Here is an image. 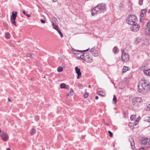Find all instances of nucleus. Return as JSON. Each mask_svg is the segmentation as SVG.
I'll list each match as a JSON object with an SVG mask.
<instances>
[{
	"label": "nucleus",
	"instance_id": "nucleus-1",
	"mask_svg": "<svg viewBox=\"0 0 150 150\" xmlns=\"http://www.w3.org/2000/svg\"><path fill=\"white\" fill-rule=\"evenodd\" d=\"M137 87L139 92L147 93L150 90V83L142 80L138 83Z\"/></svg>",
	"mask_w": 150,
	"mask_h": 150
},
{
	"label": "nucleus",
	"instance_id": "nucleus-2",
	"mask_svg": "<svg viewBox=\"0 0 150 150\" xmlns=\"http://www.w3.org/2000/svg\"><path fill=\"white\" fill-rule=\"evenodd\" d=\"M106 9L105 4H99L97 6L92 9L91 14L92 16H94L96 13H100L103 12Z\"/></svg>",
	"mask_w": 150,
	"mask_h": 150
},
{
	"label": "nucleus",
	"instance_id": "nucleus-3",
	"mask_svg": "<svg viewBox=\"0 0 150 150\" xmlns=\"http://www.w3.org/2000/svg\"><path fill=\"white\" fill-rule=\"evenodd\" d=\"M137 21V17L134 14L129 15L126 19L127 23L131 25L135 23Z\"/></svg>",
	"mask_w": 150,
	"mask_h": 150
},
{
	"label": "nucleus",
	"instance_id": "nucleus-4",
	"mask_svg": "<svg viewBox=\"0 0 150 150\" xmlns=\"http://www.w3.org/2000/svg\"><path fill=\"white\" fill-rule=\"evenodd\" d=\"M129 56L127 53H126L124 50L122 52V59L123 62H126L129 60Z\"/></svg>",
	"mask_w": 150,
	"mask_h": 150
},
{
	"label": "nucleus",
	"instance_id": "nucleus-5",
	"mask_svg": "<svg viewBox=\"0 0 150 150\" xmlns=\"http://www.w3.org/2000/svg\"><path fill=\"white\" fill-rule=\"evenodd\" d=\"M142 99L141 98L137 97L133 99L132 103L133 105H137L139 103L142 102Z\"/></svg>",
	"mask_w": 150,
	"mask_h": 150
},
{
	"label": "nucleus",
	"instance_id": "nucleus-6",
	"mask_svg": "<svg viewBox=\"0 0 150 150\" xmlns=\"http://www.w3.org/2000/svg\"><path fill=\"white\" fill-rule=\"evenodd\" d=\"M130 27V29L134 32H137L138 30L140 28V25L139 24L134 23Z\"/></svg>",
	"mask_w": 150,
	"mask_h": 150
},
{
	"label": "nucleus",
	"instance_id": "nucleus-7",
	"mask_svg": "<svg viewBox=\"0 0 150 150\" xmlns=\"http://www.w3.org/2000/svg\"><path fill=\"white\" fill-rule=\"evenodd\" d=\"M147 28L145 29V34L148 36H150V21L147 23Z\"/></svg>",
	"mask_w": 150,
	"mask_h": 150
},
{
	"label": "nucleus",
	"instance_id": "nucleus-8",
	"mask_svg": "<svg viewBox=\"0 0 150 150\" xmlns=\"http://www.w3.org/2000/svg\"><path fill=\"white\" fill-rule=\"evenodd\" d=\"M1 136L2 140L4 141H6L8 139V135L4 132H2L1 134Z\"/></svg>",
	"mask_w": 150,
	"mask_h": 150
},
{
	"label": "nucleus",
	"instance_id": "nucleus-9",
	"mask_svg": "<svg viewBox=\"0 0 150 150\" xmlns=\"http://www.w3.org/2000/svg\"><path fill=\"white\" fill-rule=\"evenodd\" d=\"M75 70L76 73L78 75L77 78L79 79L81 76V73L80 69L79 68L77 67H75Z\"/></svg>",
	"mask_w": 150,
	"mask_h": 150
},
{
	"label": "nucleus",
	"instance_id": "nucleus-10",
	"mask_svg": "<svg viewBox=\"0 0 150 150\" xmlns=\"http://www.w3.org/2000/svg\"><path fill=\"white\" fill-rule=\"evenodd\" d=\"M147 12L146 9L145 8L142 10L141 11L140 14V20H142L143 19V17L144 16V14L146 13Z\"/></svg>",
	"mask_w": 150,
	"mask_h": 150
},
{
	"label": "nucleus",
	"instance_id": "nucleus-11",
	"mask_svg": "<svg viewBox=\"0 0 150 150\" xmlns=\"http://www.w3.org/2000/svg\"><path fill=\"white\" fill-rule=\"evenodd\" d=\"M85 60L88 62H89L92 61V57H90L89 55H86L85 56Z\"/></svg>",
	"mask_w": 150,
	"mask_h": 150
},
{
	"label": "nucleus",
	"instance_id": "nucleus-12",
	"mask_svg": "<svg viewBox=\"0 0 150 150\" xmlns=\"http://www.w3.org/2000/svg\"><path fill=\"white\" fill-rule=\"evenodd\" d=\"M129 141L130 143L132 149H134V148L135 147L134 146V141L133 139L132 138H131L129 139Z\"/></svg>",
	"mask_w": 150,
	"mask_h": 150
},
{
	"label": "nucleus",
	"instance_id": "nucleus-13",
	"mask_svg": "<svg viewBox=\"0 0 150 150\" xmlns=\"http://www.w3.org/2000/svg\"><path fill=\"white\" fill-rule=\"evenodd\" d=\"M125 86V84L124 82H120L119 83V87L120 89L123 88Z\"/></svg>",
	"mask_w": 150,
	"mask_h": 150
},
{
	"label": "nucleus",
	"instance_id": "nucleus-14",
	"mask_svg": "<svg viewBox=\"0 0 150 150\" xmlns=\"http://www.w3.org/2000/svg\"><path fill=\"white\" fill-rule=\"evenodd\" d=\"M143 71L146 75L150 76V69L144 70Z\"/></svg>",
	"mask_w": 150,
	"mask_h": 150
},
{
	"label": "nucleus",
	"instance_id": "nucleus-15",
	"mask_svg": "<svg viewBox=\"0 0 150 150\" xmlns=\"http://www.w3.org/2000/svg\"><path fill=\"white\" fill-rule=\"evenodd\" d=\"M113 51L115 54L118 53L119 49L117 47H115L113 49Z\"/></svg>",
	"mask_w": 150,
	"mask_h": 150
},
{
	"label": "nucleus",
	"instance_id": "nucleus-16",
	"mask_svg": "<svg viewBox=\"0 0 150 150\" xmlns=\"http://www.w3.org/2000/svg\"><path fill=\"white\" fill-rule=\"evenodd\" d=\"M128 70V67L126 66L124 67L123 68V70L122 71V73H123L126 72Z\"/></svg>",
	"mask_w": 150,
	"mask_h": 150
},
{
	"label": "nucleus",
	"instance_id": "nucleus-17",
	"mask_svg": "<svg viewBox=\"0 0 150 150\" xmlns=\"http://www.w3.org/2000/svg\"><path fill=\"white\" fill-rule=\"evenodd\" d=\"M78 51L79 50H76L74 49L72 50L74 53L75 54H80V52Z\"/></svg>",
	"mask_w": 150,
	"mask_h": 150
},
{
	"label": "nucleus",
	"instance_id": "nucleus-18",
	"mask_svg": "<svg viewBox=\"0 0 150 150\" xmlns=\"http://www.w3.org/2000/svg\"><path fill=\"white\" fill-rule=\"evenodd\" d=\"M36 132V130L33 128L30 131V134L31 135H33Z\"/></svg>",
	"mask_w": 150,
	"mask_h": 150
},
{
	"label": "nucleus",
	"instance_id": "nucleus-19",
	"mask_svg": "<svg viewBox=\"0 0 150 150\" xmlns=\"http://www.w3.org/2000/svg\"><path fill=\"white\" fill-rule=\"evenodd\" d=\"M16 19H11V21L12 23L15 26H16V22L15 21Z\"/></svg>",
	"mask_w": 150,
	"mask_h": 150
},
{
	"label": "nucleus",
	"instance_id": "nucleus-20",
	"mask_svg": "<svg viewBox=\"0 0 150 150\" xmlns=\"http://www.w3.org/2000/svg\"><path fill=\"white\" fill-rule=\"evenodd\" d=\"M52 25H53V28L56 30L57 31L59 29V28L57 25H54V23H53Z\"/></svg>",
	"mask_w": 150,
	"mask_h": 150
},
{
	"label": "nucleus",
	"instance_id": "nucleus-21",
	"mask_svg": "<svg viewBox=\"0 0 150 150\" xmlns=\"http://www.w3.org/2000/svg\"><path fill=\"white\" fill-rule=\"evenodd\" d=\"M5 38L7 39H9L10 37V34L9 33H6L5 35Z\"/></svg>",
	"mask_w": 150,
	"mask_h": 150
},
{
	"label": "nucleus",
	"instance_id": "nucleus-22",
	"mask_svg": "<svg viewBox=\"0 0 150 150\" xmlns=\"http://www.w3.org/2000/svg\"><path fill=\"white\" fill-rule=\"evenodd\" d=\"M85 53H83V54H81L80 56H79L78 57L81 58V59L85 60Z\"/></svg>",
	"mask_w": 150,
	"mask_h": 150
},
{
	"label": "nucleus",
	"instance_id": "nucleus-23",
	"mask_svg": "<svg viewBox=\"0 0 150 150\" xmlns=\"http://www.w3.org/2000/svg\"><path fill=\"white\" fill-rule=\"evenodd\" d=\"M57 70L58 72H61L63 70V69L62 67H59L58 68Z\"/></svg>",
	"mask_w": 150,
	"mask_h": 150
},
{
	"label": "nucleus",
	"instance_id": "nucleus-24",
	"mask_svg": "<svg viewBox=\"0 0 150 150\" xmlns=\"http://www.w3.org/2000/svg\"><path fill=\"white\" fill-rule=\"evenodd\" d=\"M113 100L114 102V104H116L117 101V99L115 95L113 96Z\"/></svg>",
	"mask_w": 150,
	"mask_h": 150
},
{
	"label": "nucleus",
	"instance_id": "nucleus-25",
	"mask_svg": "<svg viewBox=\"0 0 150 150\" xmlns=\"http://www.w3.org/2000/svg\"><path fill=\"white\" fill-rule=\"evenodd\" d=\"M65 86V84L64 83H62L60 84V87L61 88H64Z\"/></svg>",
	"mask_w": 150,
	"mask_h": 150
},
{
	"label": "nucleus",
	"instance_id": "nucleus-26",
	"mask_svg": "<svg viewBox=\"0 0 150 150\" xmlns=\"http://www.w3.org/2000/svg\"><path fill=\"white\" fill-rule=\"evenodd\" d=\"M23 13L25 14V15H26L28 17H30V15L29 14H26V12L25 11V10H23Z\"/></svg>",
	"mask_w": 150,
	"mask_h": 150
},
{
	"label": "nucleus",
	"instance_id": "nucleus-27",
	"mask_svg": "<svg viewBox=\"0 0 150 150\" xmlns=\"http://www.w3.org/2000/svg\"><path fill=\"white\" fill-rule=\"evenodd\" d=\"M57 31L60 34L61 38H62L63 37V35L61 31L59 29L57 30Z\"/></svg>",
	"mask_w": 150,
	"mask_h": 150
},
{
	"label": "nucleus",
	"instance_id": "nucleus-28",
	"mask_svg": "<svg viewBox=\"0 0 150 150\" xmlns=\"http://www.w3.org/2000/svg\"><path fill=\"white\" fill-rule=\"evenodd\" d=\"M135 116L134 115H132L131 116L130 119L131 120H134L135 119Z\"/></svg>",
	"mask_w": 150,
	"mask_h": 150
},
{
	"label": "nucleus",
	"instance_id": "nucleus-29",
	"mask_svg": "<svg viewBox=\"0 0 150 150\" xmlns=\"http://www.w3.org/2000/svg\"><path fill=\"white\" fill-rule=\"evenodd\" d=\"M17 14V12L13 11L12 12V14L11 16H15L16 17Z\"/></svg>",
	"mask_w": 150,
	"mask_h": 150
},
{
	"label": "nucleus",
	"instance_id": "nucleus-30",
	"mask_svg": "<svg viewBox=\"0 0 150 150\" xmlns=\"http://www.w3.org/2000/svg\"><path fill=\"white\" fill-rule=\"evenodd\" d=\"M70 94L72 96L74 93V91L71 88L70 91Z\"/></svg>",
	"mask_w": 150,
	"mask_h": 150
},
{
	"label": "nucleus",
	"instance_id": "nucleus-31",
	"mask_svg": "<svg viewBox=\"0 0 150 150\" xmlns=\"http://www.w3.org/2000/svg\"><path fill=\"white\" fill-rule=\"evenodd\" d=\"M108 133L109 134V135L110 137H111L112 136L113 134L111 132H110V131H108Z\"/></svg>",
	"mask_w": 150,
	"mask_h": 150
},
{
	"label": "nucleus",
	"instance_id": "nucleus-32",
	"mask_svg": "<svg viewBox=\"0 0 150 150\" xmlns=\"http://www.w3.org/2000/svg\"><path fill=\"white\" fill-rule=\"evenodd\" d=\"M88 94L87 93H85L84 94V97L85 98H87L88 97Z\"/></svg>",
	"mask_w": 150,
	"mask_h": 150
},
{
	"label": "nucleus",
	"instance_id": "nucleus-33",
	"mask_svg": "<svg viewBox=\"0 0 150 150\" xmlns=\"http://www.w3.org/2000/svg\"><path fill=\"white\" fill-rule=\"evenodd\" d=\"M95 49L94 48H92V49H91V50H90V52L92 54L94 52V50Z\"/></svg>",
	"mask_w": 150,
	"mask_h": 150
},
{
	"label": "nucleus",
	"instance_id": "nucleus-34",
	"mask_svg": "<svg viewBox=\"0 0 150 150\" xmlns=\"http://www.w3.org/2000/svg\"><path fill=\"white\" fill-rule=\"evenodd\" d=\"M92 54L94 56H98V54L97 53L95 52L92 53Z\"/></svg>",
	"mask_w": 150,
	"mask_h": 150
},
{
	"label": "nucleus",
	"instance_id": "nucleus-35",
	"mask_svg": "<svg viewBox=\"0 0 150 150\" xmlns=\"http://www.w3.org/2000/svg\"><path fill=\"white\" fill-rule=\"evenodd\" d=\"M143 0H139V5H141L143 3Z\"/></svg>",
	"mask_w": 150,
	"mask_h": 150
},
{
	"label": "nucleus",
	"instance_id": "nucleus-36",
	"mask_svg": "<svg viewBox=\"0 0 150 150\" xmlns=\"http://www.w3.org/2000/svg\"><path fill=\"white\" fill-rule=\"evenodd\" d=\"M52 20L55 22H56L57 21V19L54 17H52Z\"/></svg>",
	"mask_w": 150,
	"mask_h": 150
},
{
	"label": "nucleus",
	"instance_id": "nucleus-37",
	"mask_svg": "<svg viewBox=\"0 0 150 150\" xmlns=\"http://www.w3.org/2000/svg\"><path fill=\"white\" fill-rule=\"evenodd\" d=\"M97 94L99 95V96H103V95H102L101 94V92L100 91H98L97 92Z\"/></svg>",
	"mask_w": 150,
	"mask_h": 150
},
{
	"label": "nucleus",
	"instance_id": "nucleus-38",
	"mask_svg": "<svg viewBox=\"0 0 150 150\" xmlns=\"http://www.w3.org/2000/svg\"><path fill=\"white\" fill-rule=\"evenodd\" d=\"M146 110L147 111H149L150 110V104L148 105Z\"/></svg>",
	"mask_w": 150,
	"mask_h": 150
},
{
	"label": "nucleus",
	"instance_id": "nucleus-39",
	"mask_svg": "<svg viewBox=\"0 0 150 150\" xmlns=\"http://www.w3.org/2000/svg\"><path fill=\"white\" fill-rule=\"evenodd\" d=\"M16 16H11V19H16Z\"/></svg>",
	"mask_w": 150,
	"mask_h": 150
},
{
	"label": "nucleus",
	"instance_id": "nucleus-40",
	"mask_svg": "<svg viewBox=\"0 0 150 150\" xmlns=\"http://www.w3.org/2000/svg\"><path fill=\"white\" fill-rule=\"evenodd\" d=\"M69 88V86L67 85H66L65 84V86L64 88H65L66 89H68Z\"/></svg>",
	"mask_w": 150,
	"mask_h": 150
},
{
	"label": "nucleus",
	"instance_id": "nucleus-41",
	"mask_svg": "<svg viewBox=\"0 0 150 150\" xmlns=\"http://www.w3.org/2000/svg\"><path fill=\"white\" fill-rule=\"evenodd\" d=\"M40 21L42 23H44L45 22V20L43 19H41Z\"/></svg>",
	"mask_w": 150,
	"mask_h": 150
},
{
	"label": "nucleus",
	"instance_id": "nucleus-42",
	"mask_svg": "<svg viewBox=\"0 0 150 150\" xmlns=\"http://www.w3.org/2000/svg\"><path fill=\"white\" fill-rule=\"evenodd\" d=\"M146 148L145 147H141L139 149V150H145Z\"/></svg>",
	"mask_w": 150,
	"mask_h": 150
},
{
	"label": "nucleus",
	"instance_id": "nucleus-43",
	"mask_svg": "<svg viewBox=\"0 0 150 150\" xmlns=\"http://www.w3.org/2000/svg\"><path fill=\"white\" fill-rule=\"evenodd\" d=\"M89 50V49H86V50H83V51H79V52H86V51H88V50Z\"/></svg>",
	"mask_w": 150,
	"mask_h": 150
},
{
	"label": "nucleus",
	"instance_id": "nucleus-44",
	"mask_svg": "<svg viewBox=\"0 0 150 150\" xmlns=\"http://www.w3.org/2000/svg\"><path fill=\"white\" fill-rule=\"evenodd\" d=\"M140 117H138L136 120V122H138L139 121V120H140Z\"/></svg>",
	"mask_w": 150,
	"mask_h": 150
},
{
	"label": "nucleus",
	"instance_id": "nucleus-45",
	"mask_svg": "<svg viewBox=\"0 0 150 150\" xmlns=\"http://www.w3.org/2000/svg\"><path fill=\"white\" fill-rule=\"evenodd\" d=\"M123 6V5L122 4H120V7L121 8V7H122Z\"/></svg>",
	"mask_w": 150,
	"mask_h": 150
},
{
	"label": "nucleus",
	"instance_id": "nucleus-46",
	"mask_svg": "<svg viewBox=\"0 0 150 150\" xmlns=\"http://www.w3.org/2000/svg\"><path fill=\"white\" fill-rule=\"evenodd\" d=\"M27 55L28 57H31V54L28 53V54H27Z\"/></svg>",
	"mask_w": 150,
	"mask_h": 150
},
{
	"label": "nucleus",
	"instance_id": "nucleus-47",
	"mask_svg": "<svg viewBox=\"0 0 150 150\" xmlns=\"http://www.w3.org/2000/svg\"><path fill=\"white\" fill-rule=\"evenodd\" d=\"M34 55H35V54H34L33 53L32 54H31V57H33L34 56Z\"/></svg>",
	"mask_w": 150,
	"mask_h": 150
},
{
	"label": "nucleus",
	"instance_id": "nucleus-48",
	"mask_svg": "<svg viewBox=\"0 0 150 150\" xmlns=\"http://www.w3.org/2000/svg\"><path fill=\"white\" fill-rule=\"evenodd\" d=\"M95 99L96 100H98V96H96L95 97Z\"/></svg>",
	"mask_w": 150,
	"mask_h": 150
},
{
	"label": "nucleus",
	"instance_id": "nucleus-49",
	"mask_svg": "<svg viewBox=\"0 0 150 150\" xmlns=\"http://www.w3.org/2000/svg\"><path fill=\"white\" fill-rule=\"evenodd\" d=\"M80 52V54H83V53H84L83 52Z\"/></svg>",
	"mask_w": 150,
	"mask_h": 150
},
{
	"label": "nucleus",
	"instance_id": "nucleus-50",
	"mask_svg": "<svg viewBox=\"0 0 150 150\" xmlns=\"http://www.w3.org/2000/svg\"><path fill=\"white\" fill-rule=\"evenodd\" d=\"M149 120H148V122L150 123V117L149 118Z\"/></svg>",
	"mask_w": 150,
	"mask_h": 150
},
{
	"label": "nucleus",
	"instance_id": "nucleus-51",
	"mask_svg": "<svg viewBox=\"0 0 150 150\" xmlns=\"http://www.w3.org/2000/svg\"><path fill=\"white\" fill-rule=\"evenodd\" d=\"M36 118H37V119H38V118H39V117H38V116H36L35 117Z\"/></svg>",
	"mask_w": 150,
	"mask_h": 150
},
{
	"label": "nucleus",
	"instance_id": "nucleus-52",
	"mask_svg": "<svg viewBox=\"0 0 150 150\" xmlns=\"http://www.w3.org/2000/svg\"><path fill=\"white\" fill-rule=\"evenodd\" d=\"M8 101H9V102H11V100L9 98H8Z\"/></svg>",
	"mask_w": 150,
	"mask_h": 150
},
{
	"label": "nucleus",
	"instance_id": "nucleus-53",
	"mask_svg": "<svg viewBox=\"0 0 150 150\" xmlns=\"http://www.w3.org/2000/svg\"><path fill=\"white\" fill-rule=\"evenodd\" d=\"M54 2H55L57 1V0H52Z\"/></svg>",
	"mask_w": 150,
	"mask_h": 150
},
{
	"label": "nucleus",
	"instance_id": "nucleus-54",
	"mask_svg": "<svg viewBox=\"0 0 150 150\" xmlns=\"http://www.w3.org/2000/svg\"><path fill=\"white\" fill-rule=\"evenodd\" d=\"M69 95H70V94H69H69H67V97L69 96Z\"/></svg>",
	"mask_w": 150,
	"mask_h": 150
},
{
	"label": "nucleus",
	"instance_id": "nucleus-55",
	"mask_svg": "<svg viewBox=\"0 0 150 150\" xmlns=\"http://www.w3.org/2000/svg\"><path fill=\"white\" fill-rule=\"evenodd\" d=\"M7 150H11V149L9 148H7L6 149Z\"/></svg>",
	"mask_w": 150,
	"mask_h": 150
},
{
	"label": "nucleus",
	"instance_id": "nucleus-56",
	"mask_svg": "<svg viewBox=\"0 0 150 150\" xmlns=\"http://www.w3.org/2000/svg\"><path fill=\"white\" fill-rule=\"evenodd\" d=\"M91 85H89L88 86V87H89V88H91Z\"/></svg>",
	"mask_w": 150,
	"mask_h": 150
},
{
	"label": "nucleus",
	"instance_id": "nucleus-57",
	"mask_svg": "<svg viewBox=\"0 0 150 150\" xmlns=\"http://www.w3.org/2000/svg\"><path fill=\"white\" fill-rule=\"evenodd\" d=\"M150 13V11H149V13Z\"/></svg>",
	"mask_w": 150,
	"mask_h": 150
},
{
	"label": "nucleus",
	"instance_id": "nucleus-58",
	"mask_svg": "<svg viewBox=\"0 0 150 150\" xmlns=\"http://www.w3.org/2000/svg\"><path fill=\"white\" fill-rule=\"evenodd\" d=\"M139 40H139H140V39H139V40Z\"/></svg>",
	"mask_w": 150,
	"mask_h": 150
},
{
	"label": "nucleus",
	"instance_id": "nucleus-59",
	"mask_svg": "<svg viewBox=\"0 0 150 150\" xmlns=\"http://www.w3.org/2000/svg\"><path fill=\"white\" fill-rule=\"evenodd\" d=\"M127 48V47H125V48L126 49Z\"/></svg>",
	"mask_w": 150,
	"mask_h": 150
}]
</instances>
